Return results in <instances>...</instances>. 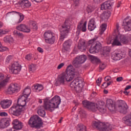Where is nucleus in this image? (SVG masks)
<instances>
[{
  "label": "nucleus",
  "mask_w": 131,
  "mask_h": 131,
  "mask_svg": "<svg viewBox=\"0 0 131 131\" xmlns=\"http://www.w3.org/2000/svg\"><path fill=\"white\" fill-rule=\"evenodd\" d=\"M61 103V98L58 96H55L52 99L44 100V106H39L37 110L38 115L41 117L46 116V111L48 110L50 112H53L54 110L59 107Z\"/></svg>",
  "instance_id": "obj_1"
},
{
  "label": "nucleus",
  "mask_w": 131,
  "mask_h": 131,
  "mask_svg": "<svg viewBox=\"0 0 131 131\" xmlns=\"http://www.w3.org/2000/svg\"><path fill=\"white\" fill-rule=\"evenodd\" d=\"M79 75V72L77 70H75L72 64H70L67 68V73H63L58 76L55 80V86H60V85H64L65 81L70 82L74 78V76Z\"/></svg>",
  "instance_id": "obj_2"
},
{
  "label": "nucleus",
  "mask_w": 131,
  "mask_h": 131,
  "mask_svg": "<svg viewBox=\"0 0 131 131\" xmlns=\"http://www.w3.org/2000/svg\"><path fill=\"white\" fill-rule=\"evenodd\" d=\"M27 97L25 96H21L17 100V103L19 104L14 103L12 106L9 109V112L14 116H19L21 115L22 112H25L27 110L26 108Z\"/></svg>",
  "instance_id": "obj_3"
},
{
  "label": "nucleus",
  "mask_w": 131,
  "mask_h": 131,
  "mask_svg": "<svg viewBox=\"0 0 131 131\" xmlns=\"http://www.w3.org/2000/svg\"><path fill=\"white\" fill-rule=\"evenodd\" d=\"M106 106L111 112L119 111L120 113H122L123 114H126V112H127V109L128 108L125 101L123 100L120 101L118 107L117 108L115 105V102H114L113 100L107 99L106 100Z\"/></svg>",
  "instance_id": "obj_4"
},
{
  "label": "nucleus",
  "mask_w": 131,
  "mask_h": 131,
  "mask_svg": "<svg viewBox=\"0 0 131 131\" xmlns=\"http://www.w3.org/2000/svg\"><path fill=\"white\" fill-rule=\"evenodd\" d=\"M92 126L100 131H111L112 130V125L109 123H103L100 121H93Z\"/></svg>",
  "instance_id": "obj_5"
},
{
  "label": "nucleus",
  "mask_w": 131,
  "mask_h": 131,
  "mask_svg": "<svg viewBox=\"0 0 131 131\" xmlns=\"http://www.w3.org/2000/svg\"><path fill=\"white\" fill-rule=\"evenodd\" d=\"M70 31V21L68 19H66L63 25H62L61 28L60 29V39L61 41L64 40V38L68 35Z\"/></svg>",
  "instance_id": "obj_6"
},
{
  "label": "nucleus",
  "mask_w": 131,
  "mask_h": 131,
  "mask_svg": "<svg viewBox=\"0 0 131 131\" xmlns=\"http://www.w3.org/2000/svg\"><path fill=\"white\" fill-rule=\"evenodd\" d=\"M83 79L81 77L76 78L71 83L70 86L74 89L78 93H80L83 88Z\"/></svg>",
  "instance_id": "obj_7"
},
{
  "label": "nucleus",
  "mask_w": 131,
  "mask_h": 131,
  "mask_svg": "<svg viewBox=\"0 0 131 131\" xmlns=\"http://www.w3.org/2000/svg\"><path fill=\"white\" fill-rule=\"evenodd\" d=\"M28 124L31 127H40L42 125V120L38 116H34L30 118L29 120Z\"/></svg>",
  "instance_id": "obj_8"
},
{
  "label": "nucleus",
  "mask_w": 131,
  "mask_h": 131,
  "mask_svg": "<svg viewBox=\"0 0 131 131\" xmlns=\"http://www.w3.org/2000/svg\"><path fill=\"white\" fill-rule=\"evenodd\" d=\"M86 61V56L83 55L80 56H77L73 60L72 64L76 68H79L81 64H83Z\"/></svg>",
  "instance_id": "obj_9"
},
{
  "label": "nucleus",
  "mask_w": 131,
  "mask_h": 131,
  "mask_svg": "<svg viewBox=\"0 0 131 131\" xmlns=\"http://www.w3.org/2000/svg\"><path fill=\"white\" fill-rule=\"evenodd\" d=\"M22 67L18 62H14L9 66V70L12 74H18L21 71Z\"/></svg>",
  "instance_id": "obj_10"
},
{
  "label": "nucleus",
  "mask_w": 131,
  "mask_h": 131,
  "mask_svg": "<svg viewBox=\"0 0 131 131\" xmlns=\"http://www.w3.org/2000/svg\"><path fill=\"white\" fill-rule=\"evenodd\" d=\"M43 35L45 38V41L47 43L53 45L55 42V36L52 32L50 31L46 32Z\"/></svg>",
  "instance_id": "obj_11"
},
{
  "label": "nucleus",
  "mask_w": 131,
  "mask_h": 131,
  "mask_svg": "<svg viewBox=\"0 0 131 131\" xmlns=\"http://www.w3.org/2000/svg\"><path fill=\"white\" fill-rule=\"evenodd\" d=\"M104 105V101H99L96 104L94 103V112L99 110L101 113H105L106 112V107Z\"/></svg>",
  "instance_id": "obj_12"
},
{
  "label": "nucleus",
  "mask_w": 131,
  "mask_h": 131,
  "mask_svg": "<svg viewBox=\"0 0 131 131\" xmlns=\"http://www.w3.org/2000/svg\"><path fill=\"white\" fill-rule=\"evenodd\" d=\"M101 49H102V44L97 41V42H95V45H93L91 46L89 52L91 54H95L99 53L101 51Z\"/></svg>",
  "instance_id": "obj_13"
},
{
  "label": "nucleus",
  "mask_w": 131,
  "mask_h": 131,
  "mask_svg": "<svg viewBox=\"0 0 131 131\" xmlns=\"http://www.w3.org/2000/svg\"><path fill=\"white\" fill-rule=\"evenodd\" d=\"M9 82V77L5 76L4 74H0V90L5 88Z\"/></svg>",
  "instance_id": "obj_14"
},
{
  "label": "nucleus",
  "mask_w": 131,
  "mask_h": 131,
  "mask_svg": "<svg viewBox=\"0 0 131 131\" xmlns=\"http://www.w3.org/2000/svg\"><path fill=\"white\" fill-rule=\"evenodd\" d=\"M123 26H124L125 31H130L131 18H129V16H127L124 19L123 21Z\"/></svg>",
  "instance_id": "obj_15"
},
{
  "label": "nucleus",
  "mask_w": 131,
  "mask_h": 131,
  "mask_svg": "<svg viewBox=\"0 0 131 131\" xmlns=\"http://www.w3.org/2000/svg\"><path fill=\"white\" fill-rule=\"evenodd\" d=\"M13 128L16 130H20L23 128V123L18 119H15L12 121Z\"/></svg>",
  "instance_id": "obj_16"
},
{
  "label": "nucleus",
  "mask_w": 131,
  "mask_h": 131,
  "mask_svg": "<svg viewBox=\"0 0 131 131\" xmlns=\"http://www.w3.org/2000/svg\"><path fill=\"white\" fill-rule=\"evenodd\" d=\"M124 57V54L119 51H114L112 53V59L114 61H118Z\"/></svg>",
  "instance_id": "obj_17"
},
{
  "label": "nucleus",
  "mask_w": 131,
  "mask_h": 131,
  "mask_svg": "<svg viewBox=\"0 0 131 131\" xmlns=\"http://www.w3.org/2000/svg\"><path fill=\"white\" fill-rule=\"evenodd\" d=\"M20 88L19 85L17 83L10 84L8 88V92H11L12 93H17L20 91Z\"/></svg>",
  "instance_id": "obj_18"
},
{
  "label": "nucleus",
  "mask_w": 131,
  "mask_h": 131,
  "mask_svg": "<svg viewBox=\"0 0 131 131\" xmlns=\"http://www.w3.org/2000/svg\"><path fill=\"white\" fill-rule=\"evenodd\" d=\"M82 104L85 108L95 112V103H92L88 100H85L82 102Z\"/></svg>",
  "instance_id": "obj_19"
},
{
  "label": "nucleus",
  "mask_w": 131,
  "mask_h": 131,
  "mask_svg": "<svg viewBox=\"0 0 131 131\" xmlns=\"http://www.w3.org/2000/svg\"><path fill=\"white\" fill-rule=\"evenodd\" d=\"M16 29L19 31H22V32H25L26 33H29L30 32V28L24 24H20L16 26Z\"/></svg>",
  "instance_id": "obj_20"
},
{
  "label": "nucleus",
  "mask_w": 131,
  "mask_h": 131,
  "mask_svg": "<svg viewBox=\"0 0 131 131\" xmlns=\"http://www.w3.org/2000/svg\"><path fill=\"white\" fill-rule=\"evenodd\" d=\"M10 125V120L7 118L0 119V128H6Z\"/></svg>",
  "instance_id": "obj_21"
},
{
  "label": "nucleus",
  "mask_w": 131,
  "mask_h": 131,
  "mask_svg": "<svg viewBox=\"0 0 131 131\" xmlns=\"http://www.w3.org/2000/svg\"><path fill=\"white\" fill-rule=\"evenodd\" d=\"M96 27H97V25H96V19L95 18H92L89 21L88 29L90 31H93Z\"/></svg>",
  "instance_id": "obj_22"
},
{
  "label": "nucleus",
  "mask_w": 131,
  "mask_h": 131,
  "mask_svg": "<svg viewBox=\"0 0 131 131\" xmlns=\"http://www.w3.org/2000/svg\"><path fill=\"white\" fill-rule=\"evenodd\" d=\"M86 21L83 23V20H81L78 24L77 29L79 30H82L83 32L86 31Z\"/></svg>",
  "instance_id": "obj_23"
},
{
  "label": "nucleus",
  "mask_w": 131,
  "mask_h": 131,
  "mask_svg": "<svg viewBox=\"0 0 131 131\" xmlns=\"http://www.w3.org/2000/svg\"><path fill=\"white\" fill-rule=\"evenodd\" d=\"M0 105L3 109H7L12 105V101L6 100L1 102Z\"/></svg>",
  "instance_id": "obj_24"
},
{
  "label": "nucleus",
  "mask_w": 131,
  "mask_h": 131,
  "mask_svg": "<svg viewBox=\"0 0 131 131\" xmlns=\"http://www.w3.org/2000/svg\"><path fill=\"white\" fill-rule=\"evenodd\" d=\"M118 35L119 36V39L121 42V43H123V45H127V43L129 42V40L128 39V38L126 36H124V35H121L120 34H119Z\"/></svg>",
  "instance_id": "obj_25"
},
{
  "label": "nucleus",
  "mask_w": 131,
  "mask_h": 131,
  "mask_svg": "<svg viewBox=\"0 0 131 131\" xmlns=\"http://www.w3.org/2000/svg\"><path fill=\"white\" fill-rule=\"evenodd\" d=\"M78 49H79L81 52H84V51L86 50L85 41L82 40H80L78 45Z\"/></svg>",
  "instance_id": "obj_26"
},
{
  "label": "nucleus",
  "mask_w": 131,
  "mask_h": 131,
  "mask_svg": "<svg viewBox=\"0 0 131 131\" xmlns=\"http://www.w3.org/2000/svg\"><path fill=\"white\" fill-rule=\"evenodd\" d=\"M112 8L110 1H106L101 5V10L104 11L105 10H111Z\"/></svg>",
  "instance_id": "obj_27"
},
{
  "label": "nucleus",
  "mask_w": 131,
  "mask_h": 131,
  "mask_svg": "<svg viewBox=\"0 0 131 131\" xmlns=\"http://www.w3.org/2000/svg\"><path fill=\"white\" fill-rule=\"evenodd\" d=\"M124 123L128 126H131V112L123 118Z\"/></svg>",
  "instance_id": "obj_28"
},
{
  "label": "nucleus",
  "mask_w": 131,
  "mask_h": 131,
  "mask_svg": "<svg viewBox=\"0 0 131 131\" xmlns=\"http://www.w3.org/2000/svg\"><path fill=\"white\" fill-rule=\"evenodd\" d=\"M11 14V15H15V14H17L19 16V19L18 21V23H21L23 20H24V15H23V14L17 12V11H11L7 13V15H10Z\"/></svg>",
  "instance_id": "obj_29"
},
{
  "label": "nucleus",
  "mask_w": 131,
  "mask_h": 131,
  "mask_svg": "<svg viewBox=\"0 0 131 131\" xmlns=\"http://www.w3.org/2000/svg\"><path fill=\"white\" fill-rule=\"evenodd\" d=\"M19 4L21 7H22V8H24L25 9L31 7V3H30L28 0H22L20 1Z\"/></svg>",
  "instance_id": "obj_30"
},
{
  "label": "nucleus",
  "mask_w": 131,
  "mask_h": 131,
  "mask_svg": "<svg viewBox=\"0 0 131 131\" xmlns=\"http://www.w3.org/2000/svg\"><path fill=\"white\" fill-rule=\"evenodd\" d=\"M71 45H72V41L71 40H68L66 41L63 44L62 49L64 50V51H68V50L70 49Z\"/></svg>",
  "instance_id": "obj_31"
},
{
  "label": "nucleus",
  "mask_w": 131,
  "mask_h": 131,
  "mask_svg": "<svg viewBox=\"0 0 131 131\" xmlns=\"http://www.w3.org/2000/svg\"><path fill=\"white\" fill-rule=\"evenodd\" d=\"M31 93V90L30 89V87L28 86L26 89H24L23 92V96H25V98H28L29 95H30Z\"/></svg>",
  "instance_id": "obj_32"
},
{
  "label": "nucleus",
  "mask_w": 131,
  "mask_h": 131,
  "mask_svg": "<svg viewBox=\"0 0 131 131\" xmlns=\"http://www.w3.org/2000/svg\"><path fill=\"white\" fill-rule=\"evenodd\" d=\"M112 46H122L121 45V42H120V40H119L118 35L116 36L115 39L114 40L112 43Z\"/></svg>",
  "instance_id": "obj_33"
},
{
  "label": "nucleus",
  "mask_w": 131,
  "mask_h": 131,
  "mask_svg": "<svg viewBox=\"0 0 131 131\" xmlns=\"http://www.w3.org/2000/svg\"><path fill=\"white\" fill-rule=\"evenodd\" d=\"M33 88L34 92H40V91H42V90H43V86L39 84L34 85Z\"/></svg>",
  "instance_id": "obj_34"
},
{
  "label": "nucleus",
  "mask_w": 131,
  "mask_h": 131,
  "mask_svg": "<svg viewBox=\"0 0 131 131\" xmlns=\"http://www.w3.org/2000/svg\"><path fill=\"white\" fill-rule=\"evenodd\" d=\"M110 17V13L108 12H104L100 15V18L102 20H106V19H108Z\"/></svg>",
  "instance_id": "obj_35"
},
{
  "label": "nucleus",
  "mask_w": 131,
  "mask_h": 131,
  "mask_svg": "<svg viewBox=\"0 0 131 131\" xmlns=\"http://www.w3.org/2000/svg\"><path fill=\"white\" fill-rule=\"evenodd\" d=\"M111 51V48L109 47H104L103 49V53H102L103 56H104V57H106L109 53H110V51Z\"/></svg>",
  "instance_id": "obj_36"
},
{
  "label": "nucleus",
  "mask_w": 131,
  "mask_h": 131,
  "mask_svg": "<svg viewBox=\"0 0 131 131\" xmlns=\"http://www.w3.org/2000/svg\"><path fill=\"white\" fill-rule=\"evenodd\" d=\"M29 70L30 73H32V72H34V71L36 70V66L34 64H31L29 66Z\"/></svg>",
  "instance_id": "obj_37"
},
{
  "label": "nucleus",
  "mask_w": 131,
  "mask_h": 131,
  "mask_svg": "<svg viewBox=\"0 0 131 131\" xmlns=\"http://www.w3.org/2000/svg\"><path fill=\"white\" fill-rule=\"evenodd\" d=\"M107 29V25L105 24H102L101 26L100 27V33L101 34H103L104 33V32L106 29Z\"/></svg>",
  "instance_id": "obj_38"
},
{
  "label": "nucleus",
  "mask_w": 131,
  "mask_h": 131,
  "mask_svg": "<svg viewBox=\"0 0 131 131\" xmlns=\"http://www.w3.org/2000/svg\"><path fill=\"white\" fill-rule=\"evenodd\" d=\"M97 39H98V37L94 38L91 40H90L88 41L89 46H90V45H92V46H93V45H95L96 42H97Z\"/></svg>",
  "instance_id": "obj_39"
},
{
  "label": "nucleus",
  "mask_w": 131,
  "mask_h": 131,
  "mask_svg": "<svg viewBox=\"0 0 131 131\" xmlns=\"http://www.w3.org/2000/svg\"><path fill=\"white\" fill-rule=\"evenodd\" d=\"M30 25L32 26L33 29H34V30H37V25H36V23H35V21H31Z\"/></svg>",
  "instance_id": "obj_40"
},
{
  "label": "nucleus",
  "mask_w": 131,
  "mask_h": 131,
  "mask_svg": "<svg viewBox=\"0 0 131 131\" xmlns=\"http://www.w3.org/2000/svg\"><path fill=\"white\" fill-rule=\"evenodd\" d=\"M12 40L13 38L10 36H6L4 38V41H5V42H12Z\"/></svg>",
  "instance_id": "obj_41"
},
{
  "label": "nucleus",
  "mask_w": 131,
  "mask_h": 131,
  "mask_svg": "<svg viewBox=\"0 0 131 131\" xmlns=\"http://www.w3.org/2000/svg\"><path fill=\"white\" fill-rule=\"evenodd\" d=\"M6 51H9V48L3 46L2 43L0 42V52H5Z\"/></svg>",
  "instance_id": "obj_42"
},
{
  "label": "nucleus",
  "mask_w": 131,
  "mask_h": 131,
  "mask_svg": "<svg viewBox=\"0 0 131 131\" xmlns=\"http://www.w3.org/2000/svg\"><path fill=\"white\" fill-rule=\"evenodd\" d=\"M14 35H17V36H19V37H24V35H23V34L20 33V32H18V31H14L13 32Z\"/></svg>",
  "instance_id": "obj_43"
},
{
  "label": "nucleus",
  "mask_w": 131,
  "mask_h": 131,
  "mask_svg": "<svg viewBox=\"0 0 131 131\" xmlns=\"http://www.w3.org/2000/svg\"><path fill=\"white\" fill-rule=\"evenodd\" d=\"M119 30H120V27L119 24L117 23L116 25V29L115 30V33H117L118 35L119 34Z\"/></svg>",
  "instance_id": "obj_44"
},
{
  "label": "nucleus",
  "mask_w": 131,
  "mask_h": 131,
  "mask_svg": "<svg viewBox=\"0 0 131 131\" xmlns=\"http://www.w3.org/2000/svg\"><path fill=\"white\" fill-rule=\"evenodd\" d=\"M90 59H91L92 61L96 62V63H99V62H100V59L94 56H90Z\"/></svg>",
  "instance_id": "obj_45"
},
{
  "label": "nucleus",
  "mask_w": 131,
  "mask_h": 131,
  "mask_svg": "<svg viewBox=\"0 0 131 131\" xmlns=\"http://www.w3.org/2000/svg\"><path fill=\"white\" fill-rule=\"evenodd\" d=\"M79 131H86V127L83 125L79 126Z\"/></svg>",
  "instance_id": "obj_46"
},
{
  "label": "nucleus",
  "mask_w": 131,
  "mask_h": 131,
  "mask_svg": "<svg viewBox=\"0 0 131 131\" xmlns=\"http://www.w3.org/2000/svg\"><path fill=\"white\" fill-rule=\"evenodd\" d=\"M88 13H92L94 11V8L91 6H88L86 8Z\"/></svg>",
  "instance_id": "obj_47"
},
{
  "label": "nucleus",
  "mask_w": 131,
  "mask_h": 131,
  "mask_svg": "<svg viewBox=\"0 0 131 131\" xmlns=\"http://www.w3.org/2000/svg\"><path fill=\"white\" fill-rule=\"evenodd\" d=\"M13 59V56L9 55L6 58V63H10V61Z\"/></svg>",
  "instance_id": "obj_48"
},
{
  "label": "nucleus",
  "mask_w": 131,
  "mask_h": 131,
  "mask_svg": "<svg viewBox=\"0 0 131 131\" xmlns=\"http://www.w3.org/2000/svg\"><path fill=\"white\" fill-rule=\"evenodd\" d=\"M106 67V64L103 63H100L99 66V68L101 69V70H104Z\"/></svg>",
  "instance_id": "obj_49"
},
{
  "label": "nucleus",
  "mask_w": 131,
  "mask_h": 131,
  "mask_svg": "<svg viewBox=\"0 0 131 131\" xmlns=\"http://www.w3.org/2000/svg\"><path fill=\"white\" fill-rule=\"evenodd\" d=\"M101 82H102V77L98 78V79L96 81V83L97 85L99 86H100V84H101Z\"/></svg>",
  "instance_id": "obj_50"
},
{
  "label": "nucleus",
  "mask_w": 131,
  "mask_h": 131,
  "mask_svg": "<svg viewBox=\"0 0 131 131\" xmlns=\"http://www.w3.org/2000/svg\"><path fill=\"white\" fill-rule=\"evenodd\" d=\"M31 55L30 54L27 55L26 56V60H27L28 61H30V60L32 59Z\"/></svg>",
  "instance_id": "obj_51"
},
{
  "label": "nucleus",
  "mask_w": 131,
  "mask_h": 131,
  "mask_svg": "<svg viewBox=\"0 0 131 131\" xmlns=\"http://www.w3.org/2000/svg\"><path fill=\"white\" fill-rule=\"evenodd\" d=\"M79 113L81 115H82V116H85V111H83V110H81L79 111Z\"/></svg>",
  "instance_id": "obj_52"
},
{
  "label": "nucleus",
  "mask_w": 131,
  "mask_h": 131,
  "mask_svg": "<svg viewBox=\"0 0 131 131\" xmlns=\"http://www.w3.org/2000/svg\"><path fill=\"white\" fill-rule=\"evenodd\" d=\"M73 2L75 4V7H77L79 5V0H73Z\"/></svg>",
  "instance_id": "obj_53"
},
{
  "label": "nucleus",
  "mask_w": 131,
  "mask_h": 131,
  "mask_svg": "<svg viewBox=\"0 0 131 131\" xmlns=\"http://www.w3.org/2000/svg\"><path fill=\"white\" fill-rule=\"evenodd\" d=\"M105 81H109V80H111V77L109 76H107L104 78Z\"/></svg>",
  "instance_id": "obj_54"
},
{
  "label": "nucleus",
  "mask_w": 131,
  "mask_h": 131,
  "mask_svg": "<svg viewBox=\"0 0 131 131\" xmlns=\"http://www.w3.org/2000/svg\"><path fill=\"white\" fill-rule=\"evenodd\" d=\"M64 65H65L64 63H61L59 64L57 67V69H61V68H62V67H63Z\"/></svg>",
  "instance_id": "obj_55"
},
{
  "label": "nucleus",
  "mask_w": 131,
  "mask_h": 131,
  "mask_svg": "<svg viewBox=\"0 0 131 131\" xmlns=\"http://www.w3.org/2000/svg\"><path fill=\"white\" fill-rule=\"evenodd\" d=\"M116 80L118 82L122 81V80H123V78L122 77H119L117 78Z\"/></svg>",
  "instance_id": "obj_56"
},
{
  "label": "nucleus",
  "mask_w": 131,
  "mask_h": 131,
  "mask_svg": "<svg viewBox=\"0 0 131 131\" xmlns=\"http://www.w3.org/2000/svg\"><path fill=\"white\" fill-rule=\"evenodd\" d=\"M0 116H8V114L6 112L0 113Z\"/></svg>",
  "instance_id": "obj_57"
},
{
  "label": "nucleus",
  "mask_w": 131,
  "mask_h": 131,
  "mask_svg": "<svg viewBox=\"0 0 131 131\" xmlns=\"http://www.w3.org/2000/svg\"><path fill=\"white\" fill-rule=\"evenodd\" d=\"M93 1L95 4H101L103 0H93Z\"/></svg>",
  "instance_id": "obj_58"
},
{
  "label": "nucleus",
  "mask_w": 131,
  "mask_h": 131,
  "mask_svg": "<svg viewBox=\"0 0 131 131\" xmlns=\"http://www.w3.org/2000/svg\"><path fill=\"white\" fill-rule=\"evenodd\" d=\"M6 31L0 29V35H2V34H6Z\"/></svg>",
  "instance_id": "obj_59"
},
{
  "label": "nucleus",
  "mask_w": 131,
  "mask_h": 131,
  "mask_svg": "<svg viewBox=\"0 0 131 131\" xmlns=\"http://www.w3.org/2000/svg\"><path fill=\"white\" fill-rule=\"evenodd\" d=\"M37 51H38V52L39 53H43V49H42L40 47H38L37 48Z\"/></svg>",
  "instance_id": "obj_60"
},
{
  "label": "nucleus",
  "mask_w": 131,
  "mask_h": 131,
  "mask_svg": "<svg viewBox=\"0 0 131 131\" xmlns=\"http://www.w3.org/2000/svg\"><path fill=\"white\" fill-rule=\"evenodd\" d=\"M32 2H35L36 3H41L43 0H31Z\"/></svg>",
  "instance_id": "obj_61"
},
{
  "label": "nucleus",
  "mask_w": 131,
  "mask_h": 131,
  "mask_svg": "<svg viewBox=\"0 0 131 131\" xmlns=\"http://www.w3.org/2000/svg\"><path fill=\"white\" fill-rule=\"evenodd\" d=\"M131 88V85H127L125 88V91H127V90H129Z\"/></svg>",
  "instance_id": "obj_62"
},
{
  "label": "nucleus",
  "mask_w": 131,
  "mask_h": 131,
  "mask_svg": "<svg viewBox=\"0 0 131 131\" xmlns=\"http://www.w3.org/2000/svg\"><path fill=\"white\" fill-rule=\"evenodd\" d=\"M112 82H113V81H110L108 82L107 83V86L105 87V88H107V86H109V85H110V84H111L112 83Z\"/></svg>",
  "instance_id": "obj_63"
},
{
  "label": "nucleus",
  "mask_w": 131,
  "mask_h": 131,
  "mask_svg": "<svg viewBox=\"0 0 131 131\" xmlns=\"http://www.w3.org/2000/svg\"><path fill=\"white\" fill-rule=\"evenodd\" d=\"M124 94H125V95H128V94H129V92L126 91V90H125V91H124Z\"/></svg>",
  "instance_id": "obj_64"
}]
</instances>
